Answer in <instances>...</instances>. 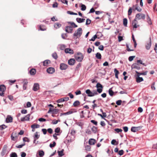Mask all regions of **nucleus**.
<instances>
[{"label":"nucleus","mask_w":157,"mask_h":157,"mask_svg":"<svg viewBox=\"0 0 157 157\" xmlns=\"http://www.w3.org/2000/svg\"><path fill=\"white\" fill-rule=\"evenodd\" d=\"M82 33V28H79L76 30L73 34V36L76 37L77 38L80 37Z\"/></svg>","instance_id":"obj_1"},{"label":"nucleus","mask_w":157,"mask_h":157,"mask_svg":"<svg viewBox=\"0 0 157 157\" xmlns=\"http://www.w3.org/2000/svg\"><path fill=\"white\" fill-rule=\"evenodd\" d=\"M84 56L83 54L80 52H78L75 55V58L78 62H81Z\"/></svg>","instance_id":"obj_2"},{"label":"nucleus","mask_w":157,"mask_h":157,"mask_svg":"<svg viewBox=\"0 0 157 157\" xmlns=\"http://www.w3.org/2000/svg\"><path fill=\"white\" fill-rule=\"evenodd\" d=\"M145 17V15L143 13H138L136 15L135 19L136 20H140L141 19H144Z\"/></svg>","instance_id":"obj_3"},{"label":"nucleus","mask_w":157,"mask_h":157,"mask_svg":"<svg viewBox=\"0 0 157 157\" xmlns=\"http://www.w3.org/2000/svg\"><path fill=\"white\" fill-rule=\"evenodd\" d=\"M137 23L138 22L137 20L135 19L133 20L132 22V25L133 26V28L136 29L140 26L139 25H137Z\"/></svg>","instance_id":"obj_4"},{"label":"nucleus","mask_w":157,"mask_h":157,"mask_svg":"<svg viewBox=\"0 0 157 157\" xmlns=\"http://www.w3.org/2000/svg\"><path fill=\"white\" fill-rule=\"evenodd\" d=\"M73 30L71 26H67L65 27V31L68 33H71Z\"/></svg>","instance_id":"obj_5"},{"label":"nucleus","mask_w":157,"mask_h":157,"mask_svg":"<svg viewBox=\"0 0 157 157\" xmlns=\"http://www.w3.org/2000/svg\"><path fill=\"white\" fill-rule=\"evenodd\" d=\"M132 68H135L139 70L140 69V67L139 64L137 63H134L133 64L131 67Z\"/></svg>","instance_id":"obj_6"},{"label":"nucleus","mask_w":157,"mask_h":157,"mask_svg":"<svg viewBox=\"0 0 157 157\" xmlns=\"http://www.w3.org/2000/svg\"><path fill=\"white\" fill-rule=\"evenodd\" d=\"M67 65L64 63H62L60 65V68L61 70H65L67 69Z\"/></svg>","instance_id":"obj_7"},{"label":"nucleus","mask_w":157,"mask_h":157,"mask_svg":"<svg viewBox=\"0 0 157 157\" xmlns=\"http://www.w3.org/2000/svg\"><path fill=\"white\" fill-rule=\"evenodd\" d=\"M39 89V85L37 83H35L33 86V90L34 91H36Z\"/></svg>","instance_id":"obj_8"},{"label":"nucleus","mask_w":157,"mask_h":157,"mask_svg":"<svg viewBox=\"0 0 157 157\" xmlns=\"http://www.w3.org/2000/svg\"><path fill=\"white\" fill-rule=\"evenodd\" d=\"M47 72L49 74H52L55 72V69L52 67H49L47 70Z\"/></svg>","instance_id":"obj_9"},{"label":"nucleus","mask_w":157,"mask_h":157,"mask_svg":"<svg viewBox=\"0 0 157 157\" xmlns=\"http://www.w3.org/2000/svg\"><path fill=\"white\" fill-rule=\"evenodd\" d=\"M65 52L66 53H69L70 54H73L74 53L73 51L70 48H66L65 49Z\"/></svg>","instance_id":"obj_10"},{"label":"nucleus","mask_w":157,"mask_h":157,"mask_svg":"<svg viewBox=\"0 0 157 157\" xmlns=\"http://www.w3.org/2000/svg\"><path fill=\"white\" fill-rule=\"evenodd\" d=\"M30 115L28 114L26 115L25 117H22L21 120L22 121H29V119Z\"/></svg>","instance_id":"obj_11"},{"label":"nucleus","mask_w":157,"mask_h":157,"mask_svg":"<svg viewBox=\"0 0 157 157\" xmlns=\"http://www.w3.org/2000/svg\"><path fill=\"white\" fill-rule=\"evenodd\" d=\"M38 155L39 156L36 155V157H43L44 155V151L42 150H39L38 151Z\"/></svg>","instance_id":"obj_12"},{"label":"nucleus","mask_w":157,"mask_h":157,"mask_svg":"<svg viewBox=\"0 0 157 157\" xmlns=\"http://www.w3.org/2000/svg\"><path fill=\"white\" fill-rule=\"evenodd\" d=\"M141 128L140 127H132L131 128V131L133 132H136L139 129Z\"/></svg>","instance_id":"obj_13"},{"label":"nucleus","mask_w":157,"mask_h":157,"mask_svg":"<svg viewBox=\"0 0 157 157\" xmlns=\"http://www.w3.org/2000/svg\"><path fill=\"white\" fill-rule=\"evenodd\" d=\"M151 45V38H150V41L148 43H147L145 45L146 48L147 50H149Z\"/></svg>","instance_id":"obj_14"},{"label":"nucleus","mask_w":157,"mask_h":157,"mask_svg":"<svg viewBox=\"0 0 157 157\" xmlns=\"http://www.w3.org/2000/svg\"><path fill=\"white\" fill-rule=\"evenodd\" d=\"M6 121L7 123L11 122L13 121V118L11 116L8 115L6 118Z\"/></svg>","instance_id":"obj_15"},{"label":"nucleus","mask_w":157,"mask_h":157,"mask_svg":"<svg viewBox=\"0 0 157 157\" xmlns=\"http://www.w3.org/2000/svg\"><path fill=\"white\" fill-rule=\"evenodd\" d=\"M75 63V60L74 59H71L68 61V63L71 65H73Z\"/></svg>","instance_id":"obj_16"},{"label":"nucleus","mask_w":157,"mask_h":157,"mask_svg":"<svg viewBox=\"0 0 157 157\" xmlns=\"http://www.w3.org/2000/svg\"><path fill=\"white\" fill-rule=\"evenodd\" d=\"M136 82L138 83H140L144 80L142 77H140V76H137L136 78Z\"/></svg>","instance_id":"obj_17"},{"label":"nucleus","mask_w":157,"mask_h":157,"mask_svg":"<svg viewBox=\"0 0 157 157\" xmlns=\"http://www.w3.org/2000/svg\"><path fill=\"white\" fill-rule=\"evenodd\" d=\"M147 21L149 25H151L152 24L151 19L150 18L148 15H147L146 16Z\"/></svg>","instance_id":"obj_18"},{"label":"nucleus","mask_w":157,"mask_h":157,"mask_svg":"<svg viewBox=\"0 0 157 157\" xmlns=\"http://www.w3.org/2000/svg\"><path fill=\"white\" fill-rule=\"evenodd\" d=\"M136 73L137 74V76H140L141 75H146L147 73V71H145L143 73H140L137 71H136Z\"/></svg>","instance_id":"obj_19"},{"label":"nucleus","mask_w":157,"mask_h":157,"mask_svg":"<svg viewBox=\"0 0 157 157\" xmlns=\"http://www.w3.org/2000/svg\"><path fill=\"white\" fill-rule=\"evenodd\" d=\"M95 140L93 139H90L89 141V143L90 145H94L95 143Z\"/></svg>","instance_id":"obj_20"},{"label":"nucleus","mask_w":157,"mask_h":157,"mask_svg":"<svg viewBox=\"0 0 157 157\" xmlns=\"http://www.w3.org/2000/svg\"><path fill=\"white\" fill-rule=\"evenodd\" d=\"M86 94H88V96L89 97H93V96H91L92 95V92L89 89H87L86 90Z\"/></svg>","instance_id":"obj_21"},{"label":"nucleus","mask_w":157,"mask_h":157,"mask_svg":"<svg viewBox=\"0 0 157 157\" xmlns=\"http://www.w3.org/2000/svg\"><path fill=\"white\" fill-rule=\"evenodd\" d=\"M6 87L4 85H1L0 86V91L2 92H4L6 90Z\"/></svg>","instance_id":"obj_22"},{"label":"nucleus","mask_w":157,"mask_h":157,"mask_svg":"<svg viewBox=\"0 0 157 157\" xmlns=\"http://www.w3.org/2000/svg\"><path fill=\"white\" fill-rule=\"evenodd\" d=\"M85 20V19L81 18H77L76 19V21L78 23L83 22Z\"/></svg>","instance_id":"obj_23"},{"label":"nucleus","mask_w":157,"mask_h":157,"mask_svg":"<svg viewBox=\"0 0 157 157\" xmlns=\"http://www.w3.org/2000/svg\"><path fill=\"white\" fill-rule=\"evenodd\" d=\"M134 7L135 8L134 10H136L139 12H140V11H141L142 10V9L141 8H138L137 5H136L135 6L133 5V6L132 9H134Z\"/></svg>","instance_id":"obj_24"},{"label":"nucleus","mask_w":157,"mask_h":157,"mask_svg":"<svg viewBox=\"0 0 157 157\" xmlns=\"http://www.w3.org/2000/svg\"><path fill=\"white\" fill-rule=\"evenodd\" d=\"M50 63V61L48 60H46L43 62V65L44 66H47V65Z\"/></svg>","instance_id":"obj_25"},{"label":"nucleus","mask_w":157,"mask_h":157,"mask_svg":"<svg viewBox=\"0 0 157 157\" xmlns=\"http://www.w3.org/2000/svg\"><path fill=\"white\" fill-rule=\"evenodd\" d=\"M40 125L38 124H34L31 126V127L33 129L38 128L40 127Z\"/></svg>","instance_id":"obj_26"},{"label":"nucleus","mask_w":157,"mask_h":157,"mask_svg":"<svg viewBox=\"0 0 157 157\" xmlns=\"http://www.w3.org/2000/svg\"><path fill=\"white\" fill-rule=\"evenodd\" d=\"M58 47L61 50H64L66 47L63 44H59L58 45Z\"/></svg>","instance_id":"obj_27"},{"label":"nucleus","mask_w":157,"mask_h":157,"mask_svg":"<svg viewBox=\"0 0 157 157\" xmlns=\"http://www.w3.org/2000/svg\"><path fill=\"white\" fill-rule=\"evenodd\" d=\"M40 135L38 134V132H36L35 133L34 136V139H38L40 137Z\"/></svg>","instance_id":"obj_28"},{"label":"nucleus","mask_w":157,"mask_h":157,"mask_svg":"<svg viewBox=\"0 0 157 157\" xmlns=\"http://www.w3.org/2000/svg\"><path fill=\"white\" fill-rule=\"evenodd\" d=\"M63 151L64 150L63 149L60 151H58V152L59 155L60 156H63L64 155V154L63 153Z\"/></svg>","instance_id":"obj_29"},{"label":"nucleus","mask_w":157,"mask_h":157,"mask_svg":"<svg viewBox=\"0 0 157 157\" xmlns=\"http://www.w3.org/2000/svg\"><path fill=\"white\" fill-rule=\"evenodd\" d=\"M36 72V70L35 69H32L30 71V74L31 75H34Z\"/></svg>","instance_id":"obj_30"},{"label":"nucleus","mask_w":157,"mask_h":157,"mask_svg":"<svg viewBox=\"0 0 157 157\" xmlns=\"http://www.w3.org/2000/svg\"><path fill=\"white\" fill-rule=\"evenodd\" d=\"M80 103L78 101H75L73 104V105L74 107H76L80 105Z\"/></svg>","instance_id":"obj_31"},{"label":"nucleus","mask_w":157,"mask_h":157,"mask_svg":"<svg viewBox=\"0 0 157 157\" xmlns=\"http://www.w3.org/2000/svg\"><path fill=\"white\" fill-rule=\"evenodd\" d=\"M96 57L98 59H101V54L99 52L97 53L96 54Z\"/></svg>","instance_id":"obj_32"},{"label":"nucleus","mask_w":157,"mask_h":157,"mask_svg":"<svg viewBox=\"0 0 157 157\" xmlns=\"http://www.w3.org/2000/svg\"><path fill=\"white\" fill-rule=\"evenodd\" d=\"M61 25L60 24L58 23H55L54 25V27L56 29H58L60 27H61Z\"/></svg>","instance_id":"obj_33"},{"label":"nucleus","mask_w":157,"mask_h":157,"mask_svg":"<svg viewBox=\"0 0 157 157\" xmlns=\"http://www.w3.org/2000/svg\"><path fill=\"white\" fill-rule=\"evenodd\" d=\"M40 30L41 31H44L46 30V28L44 25H40Z\"/></svg>","instance_id":"obj_34"},{"label":"nucleus","mask_w":157,"mask_h":157,"mask_svg":"<svg viewBox=\"0 0 157 157\" xmlns=\"http://www.w3.org/2000/svg\"><path fill=\"white\" fill-rule=\"evenodd\" d=\"M109 95L111 96L113 95L114 92L112 90V88H110L109 90Z\"/></svg>","instance_id":"obj_35"},{"label":"nucleus","mask_w":157,"mask_h":157,"mask_svg":"<svg viewBox=\"0 0 157 157\" xmlns=\"http://www.w3.org/2000/svg\"><path fill=\"white\" fill-rule=\"evenodd\" d=\"M123 25H124L126 27L127 25V20L126 18H124L123 21Z\"/></svg>","instance_id":"obj_36"},{"label":"nucleus","mask_w":157,"mask_h":157,"mask_svg":"<svg viewBox=\"0 0 157 157\" xmlns=\"http://www.w3.org/2000/svg\"><path fill=\"white\" fill-rule=\"evenodd\" d=\"M76 124L78 126L81 127V128H82V126L83 125V123L81 122H78L76 123Z\"/></svg>","instance_id":"obj_37"},{"label":"nucleus","mask_w":157,"mask_h":157,"mask_svg":"<svg viewBox=\"0 0 157 157\" xmlns=\"http://www.w3.org/2000/svg\"><path fill=\"white\" fill-rule=\"evenodd\" d=\"M52 57L55 59H57L58 58L56 52L52 53Z\"/></svg>","instance_id":"obj_38"},{"label":"nucleus","mask_w":157,"mask_h":157,"mask_svg":"<svg viewBox=\"0 0 157 157\" xmlns=\"http://www.w3.org/2000/svg\"><path fill=\"white\" fill-rule=\"evenodd\" d=\"M68 23L70 24L71 26H74L73 27L74 28H76L78 26L73 22H69Z\"/></svg>","instance_id":"obj_39"},{"label":"nucleus","mask_w":157,"mask_h":157,"mask_svg":"<svg viewBox=\"0 0 157 157\" xmlns=\"http://www.w3.org/2000/svg\"><path fill=\"white\" fill-rule=\"evenodd\" d=\"M97 130V127L95 126H93L91 128V130L94 133H95Z\"/></svg>","instance_id":"obj_40"},{"label":"nucleus","mask_w":157,"mask_h":157,"mask_svg":"<svg viewBox=\"0 0 157 157\" xmlns=\"http://www.w3.org/2000/svg\"><path fill=\"white\" fill-rule=\"evenodd\" d=\"M86 9V6L84 4H82L81 6V10L82 11H85Z\"/></svg>","instance_id":"obj_41"},{"label":"nucleus","mask_w":157,"mask_h":157,"mask_svg":"<svg viewBox=\"0 0 157 157\" xmlns=\"http://www.w3.org/2000/svg\"><path fill=\"white\" fill-rule=\"evenodd\" d=\"M56 145V143L55 141H53V144L51 143L49 145V146L51 148L54 147Z\"/></svg>","instance_id":"obj_42"},{"label":"nucleus","mask_w":157,"mask_h":157,"mask_svg":"<svg viewBox=\"0 0 157 157\" xmlns=\"http://www.w3.org/2000/svg\"><path fill=\"white\" fill-rule=\"evenodd\" d=\"M96 87L97 88H103V86H102L100 83H98L97 84Z\"/></svg>","instance_id":"obj_43"},{"label":"nucleus","mask_w":157,"mask_h":157,"mask_svg":"<svg viewBox=\"0 0 157 157\" xmlns=\"http://www.w3.org/2000/svg\"><path fill=\"white\" fill-rule=\"evenodd\" d=\"M10 157H17V155L15 152L12 153L10 154Z\"/></svg>","instance_id":"obj_44"},{"label":"nucleus","mask_w":157,"mask_h":157,"mask_svg":"<svg viewBox=\"0 0 157 157\" xmlns=\"http://www.w3.org/2000/svg\"><path fill=\"white\" fill-rule=\"evenodd\" d=\"M97 38V36L96 35H94L91 39L90 40V41H94L95 39Z\"/></svg>","instance_id":"obj_45"},{"label":"nucleus","mask_w":157,"mask_h":157,"mask_svg":"<svg viewBox=\"0 0 157 157\" xmlns=\"http://www.w3.org/2000/svg\"><path fill=\"white\" fill-rule=\"evenodd\" d=\"M132 11V9L131 7H129L128 11V15H131Z\"/></svg>","instance_id":"obj_46"},{"label":"nucleus","mask_w":157,"mask_h":157,"mask_svg":"<svg viewBox=\"0 0 157 157\" xmlns=\"http://www.w3.org/2000/svg\"><path fill=\"white\" fill-rule=\"evenodd\" d=\"M90 145H87L85 147V150L87 151H90Z\"/></svg>","instance_id":"obj_47"},{"label":"nucleus","mask_w":157,"mask_h":157,"mask_svg":"<svg viewBox=\"0 0 157 157\" xmlns=\"http://www.w3.org/2000/svg\"><path fill=\"white\" fill-rule=\"evenodd\" d=\"M135 56H129L128 58V60L129 61H131L133 60L134 58L135 57Z\"/></svg>","instance_id":"obj_48"},{"label":"nucleus","mask_w":157,"mask_h":157,"mask_svg":"<svg viewBox=\"0 0 157 157\" xmlns=\"http://www.w3.org/2000/svg\"><path fill=\"white\" fill-rule=\"evenodd\" d=\"M91 22V20H90V19H89L88 18L86 20V25H89L90 23Z\"/></svg>","instance_id":"obj_49"},{"label":"nucleus","mask_w":157,"mask_h":157,"mask_svg":"<svg viewBox=\"0 0 157 157\" xmlns=\"http://www.w3.org/2000/svg\"><path fill=\"white\" fill-rule=\"evenodd\" d=\"M63 101H64V99H63V98L59 99L58 100H57V101H56V102L57 103H61V102H63Z\"/></svg>","instance_id":"obj_50"},{"label":"nucleus","mask_w":157,"mask_h":157,"mask_svg":"<svg viewBox=\"0 0 157 157\" xmlns=\"http://www.w3.org/2000/svg\"><path fill=\"white\" fill-rule=\"evenodd\" d=\"M114 130L117 133L121 132L122 131V129L121 128H115Z\"/></svg>","instance_id":"obj_51"},{"label":"nucleus","mask_w":157,"mask_h":157,"mask_svg":"<svg viewBox=\"0 0 157 157\" xmlns=\"http://www.w3.org/2000/svg\"><path fill=\"white\" fill-rule=\"evenodd\" d=\"M67 13H68L71 14V15H77V14L76 13H74L72 12H71V11H67Z\"/></svg>","instance_id":"obj_52"},{"label":"nucleus","mask_w":157,"mask_h":157,"mask_svg":"<svg viewBox=\"0 0 157 157\" xmlns=\"http://www.w3.org/2000/svg\"><path fill=\"white\" fill-rule=\"evenodd\" d=\"M73 113V112L72 111H69L65 113H63V115H69L72 114Z\"/></svg>","instance_id":"obj_53"},{"label":"nucleus","mask_w":157,"mask_h":157,"mask_svg":"<svg viewBox=\"0 0 157 157\" xmlns=\"http://www.w3.org/2000/svg\"><path fill=\"white\" fill-rule=\"evenodd\" d=\"M124 154V151L123 150H121L118 151V154L120 155H121Z\"/></svg>","instance_id":"obj_54"},{"label":"nucleus","mask_w":157,"mask_h":157,"mask_svg":"<svg viewBox=\"0 0 157 157\" xmlns=\"http://www.w3.org/2000/svg\"><path fill=\"white\" fill-rule=\"evenodd\" d=\"M60 128L59 127H57L55 128V132L57 133H58L59 132Z\"/></svg>","instance_id":"obj_55"},{"label":"nucleus","mask_w":157,"mask_h":157,"mask_svg":"<svg viewBox=\"0 0 157 157\" xmlns=\"http://www.w3.org/2000/svg\"><path fill=\"white\" fill-rule=\"evenodd\" d=\"M98 93L97 91L95 90H93L92 92V95L91 96H94V95H97L98 94Z\"/></svg>","instance_id":"obj_56"},{"label":"nucleus","mask_w":157,"mask_h":157,"mask_svg":"<svg viewBox=\"0 0 157 157\" xmlns=\"http://www.w3.org/2000/svg\"><path fill=\"white\" fill-rule=\"evenodd\" d=\"M67 37V35L66 33L62 34V37L63 39H65Z\"/></svg>","instance_id":"obj_57"},{"label":"nucleus","mask_w":157,"mask_h":157,"mask_svg":"<svg viewBox=\"0 0 157 157\" xmlns=\"http://www.w3.org/2000/svg\"><path fill=\"white\" fill-rule=\"evenodd\" d=\"M6 128V126L4 124L0 126V129L2 130Z\"/></svg>","instance_id":"obj_58"},{"label":"nucleus","mask_w":157,"mask_h":157,"mask_svg":"<svg viewBox=\"0 0 157 157\" xmlns=\"http://www.w3.org/2000/svg\"><path fill=\"white\" fill-rule=\"evenodd\" d=\"M122 102V101L121 100H118L116 101V104L118 105H120Z\"/></svg>","instance_id":"obj_59"},{"label":"nucleus","mask_w":157,"mask_h":157,"mask_svg":"<svg viewBox=\"0 0 157 157\" xmlns=\"http://www.w3.org/2000/svg\"><path fill=\"white\" fill-rule=\"evenodd\" d=\"M123 129L125 132H127L128 130V128L127 126H124L123 127Z\"/></svg>","instance_id":"obj_60"},{"label":"nucleus","mask_w":157,"mask_h":157,"mask_svg":"<svg viewBox=\"0 0 157 157\" xmlns=\"http://www.w3.org/2000/svg\"><path fill=\"white\" fill-rule=\"evenodd\" d=\"M32 105L31 104L30 102H28L27 103L26 106L27 107H30Z\"/></svg>","instance_id":"obj_61"},{"label":"nucleus","mask_w":157,"mask_h":157,"mask_svg":"<svg viewBox=\"0 0 157 157\" xmlns=\"http://www.w3.org/2000/svg\"><path fill=\"white\" fill-rule=\"evenodd\" d=\"M59 110L58 109H54L52 110L53 113L56 114L58 112Z\"/></svg>","instance_id":"obj_62"},{"label":"nucleus","mask_w":157,"mask_h":157,"mask_svg":"<svg viewBox=\"0 0 157 157\" xmlns=\"http://www.w3.org/2000/svg\"><path fill=\"white\" fill-rule=\"evenodd\" d=\"M155 84V83L153 82L151 85V88L152 90H155V87L154 86Z\"/></svg>","instance_id":"obj_63"},{"label":"nucleus","mask_w":157,"mask_h":157,"mask_svg":"<svg viewBox=\"0 0 157 157\" xmlns=\"http://www.w3.org/2000/svg\"><path fill=\"white\" fill-rule=\"evenodd\" d=\"M138 111L139 112L142 113L143 111V109L141 107H139L138 109Z\"/></svg>","instance_id":"obj_64"}]
</instances>
